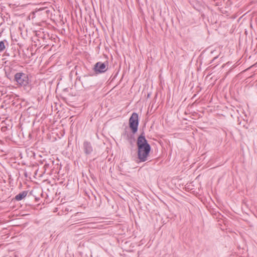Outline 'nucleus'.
<instances>
[{
	"label": "nucleus",
	"mask_w": 257,
	"mask_h": 257,
	"mask_svg": "<svg viewBox=\"0 0 257 257\" xmlns=\"http://www.w3.org/2000/svg\"><path fill=\"white\" fill-rule=\"evenodd\" d=\"M137 144L139 162H144L147 160L151 151V146L146 139L144 133L138 137Z\"/></svg>",
	"instance_id": "1"
},
{
	"label": "nucleus",
	"mask_w": 257,
	"mask_h": 257,
	"mask_svg": "<svg viewBox=\"0 0 257 257\" xmlns=\"http://www.w3.org/2000/svg\"><path fill=\"white\" fill-rule=\"evenodd\" d=\"M14 80L17 82V84L21 87H26L29 83L28 74L22 72H17L15 74Z\"/></svg>",
	"instance_id": "2"
},
{
	"label": "nucleus",
	"mask_w": 257,
	"mask_h": 257,
	"mask_svg": "<svg viewBox=\"0 0 257 257\" xmlns=\"http://www.w3.org/2000/svg\"><path fill=\"white\" fill-rule=\"evenodd\" d=\"M139 125L138 114L134 112L129 119V126L132 131L133 134H135L138 131Z\"/></svg>",
	"instance_id": "3"
},
{
	"label": "nucleus",
	"mask_w": 257,
	"mask_h": 257,
	"mask_svg": "<svg viewBox=\"0 0 257 257\" xmlns=\"http://www.w3.org/2000/svg\"><path fill=\"white\" fill-rule=\"evenodd\" d=\"M108 69V65L101 62H97L94 66L93 70L96 74L104 73Z\"/></svg>",
	"instance_id": "4"
},
{
	"label": "nucleus",
	"mask_w": 257,
	"mask_h": 257,
	"mask_svg": "<svg viewBox=\"0 0 257 257\" xmlns=\"http://www.w3.org/2000/svg\"><path fill=\"white\" fill-rule=\"evenodd\" d=\"M83 149L86 155H89L93 152V147L91 143L87 141L83 142Z\"/></svg>",
	"instance_id": "5"
},
{
	"label": "nucleus",
	"mask_w": 257,
	"mask_h": 257,
	"mask_svg": "<svg viewBox=\"0 0 257 257\" xmlns=\"http://www.w3.org/2000/svg\"><path fill=\"white\" fill-rule=\"evenodd\" d=\"M134 134H132L130 132L125 131L122 136L124 140H126L130 144H132L135 141Z\"/></svg>",
	"instance_id": "6"
},
{
	"label": "nucleus",
	"mask_w": 257,
	"mask_h": 257,
	"mask_svg": "<svg viewBox=\"0 0 257 257\" xmlns=\"http://www.w3.org/2000/svg\"><path fill=\"white\" fill-rule=\"evenodd\" d=\"M27 195V192L24 191L15 196V199L17 201H20L24 199Z\"/></svg>",
	"instance_id": "7"
},
{
	"label": "nucleus",
	"mask_w": 257,
	"mask_h": 257,
	"mask_svg": "<svg viewBox=\"0 0 257 257\" xmlns=\"http://www.w3.org/2000/svg\"><path fill=\"white\" fill-rule=\"evenodd\" d=\"M8 45V42L6 40L1 41L0 42V52H3L6 48L5 44Z\"/></svg>",
	"instance_id": "8"
},
{
	"label": "nucleus",
	"mask_w": 257,
	"mask_h": 257,
	"mask_svg": "<svg viewBox=\"0 0 257 257\" xmlns=\"http://www.w3.org/2000/svg\"><path fill=\"white\" fill-rule=\"evenodd\" d=\"M38 11H43L44 12L43 14H48L50 13V10L46 7L40 8L38 9Z\"/></svg>",
	"instance_id": "9"
}]
</instances>
